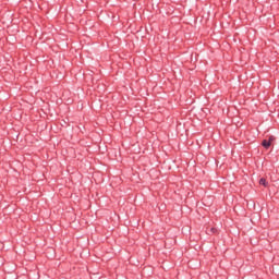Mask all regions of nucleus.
I'll return each mask as SVG.
<instances>
[{"mask_svg": "<svg viewBox=\"0 0 279 279\" xmlns=\"http://www.w3.org/2000/svg\"><path fill=\"white\" fill-rule=\"evenodd\" d=\"M271 141H274V136H270V137H269V141L264 140V141L262 142L263 147H265V149H269V147H271Z\"/></svg>", "mask_w": 279, "mask_h": 279, "instance_id": "1", "label": "nucleus"}, {"mask_svg": "<svg viewBox=\"0 0 279 279\" xmlns=\"http://www.w3.org/2000/svg\"><path fill=\"white\" fill-rule=\"evenodd\" d=\"M259 184H260L262 186H267V180H266L265 178H262V179L259 180Z\"/></svg>", "mask_w": 279, "mask_h": 279, "instance_id": "2", "label": "nucleus"}, {"mask_svg": "<svg viewBox=\"0 0 279 279\" xmlns=\"http://www.w3.org/2000/svg\"><path fill=\"white\" fill-rule=\"evenodd\" d=\"M210 232H211V234H215V232H217V229L216 228H211Z\"/></svg>", "mask_w": 279, "mask_h": 279, "instance_id": "3", "label": "nucleus"}]
</instances>
